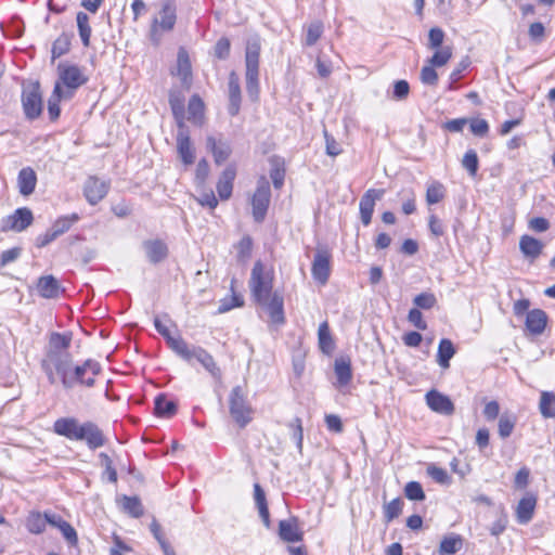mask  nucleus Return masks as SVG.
I'll use <instances>...</instances> for the list:
<instances>
[{"label":"nucleus","mask_w":555,"mask_h":555,"mask_svg":"<svg viewBox=\"0 0 555 555\" xmlns=\"http://www.w3.org/2000/svg\"><path fill=\"white\" fill-rule=\"evenodd\" d=\"M72 339L70 332L51 333L44 356L40 361L41 370L51 385L60 384L64 390H73L77 387L92 388L96 376L102 373V366L93 359L74 364V358L69 352Z\"/></svg>","instance_id":"f257e3e1"},{"label":"nucleus","mask_w":555,"mask_h":555,"mask_svg":"<svg viewBox=\"0 0 555 555\" xmlns=\"http://www.w3.org/2000/svg\"><path fill=\"white\" fill-rule=\"evenodd\" d=\"M53 431L69 440L86 441L91 450H95L105 444L106 439L103 431L93 422L82 424L75 417H61L53 424Z\"/></svg>","instance_id":"f03ea898"},{"label":"nucleus","mask_w":555,"mask_h":555,"mask_svg":"<svg viewBox=\"0 0 555 555\" xmlns=\"http://www.w3.org/2000/svg\"><path fill=\"white\" fill-rule=\"evenodd\" d=\"M261 42L258 36L249 38L245 49V80L246 91L251 101H257L259 96V57Z\"/></svg>","instance_id":"7ed1b4c3"},{"label":"nucleus","mask_w":555,"mask_h":555,"mask_svg":"<svg viewBox=\"0 0 555 555\" xmlns=\"http://www.w3.org/2000/svg\"><path fill=\"white\" fill-rule=\"evenodd\" d=\"M228 403L232 420L240 428H245L254 418V409L247 399L246 389L241 385L233 387Z\"/></svg>","instance_id":"20e7f679"},{"label":"nucleus","mask_w":555,"mask_h":555,"mask_svg":"<svg viewBox=\"0 0 555 555\" xmlns=\"http://www.w3.org/2000/svg\"><path fill=\"white\" fill-rule=\"evenodd\" d=\"M175 352L183 360L190 362L196 359L209 373L216 378H221V370L217 365L214 357L202 347H190L186 341H173Z\"/></svg>","instance_id":"39448f33"},{"label":"nucleus","mask_w":555,"mask_h":555,"mask_svg":"<svg viewBox=\"0 0 555 555\" xmlns=\"http://www.w3.org/2000/svg\"><path fill=\"white\" fill-rule=\"evenodd\" d=\"M249 286L257 302L270 298L273 287V275L264 270L261 261H256L250 274Z\"/></svg>","instance_id":"423d86ee"},{"label":"nucleus","mask_w":555,"mask_h":555,"mask_svg":"<svg viewBox=\"0 0 555 555\" xmlns=\"http://www.w3.org/2000/svg\"><path fill=\"white\" fill-rule=\"evenodd\" d=\"M176 5L172 0H167L163 3L158 16L152 22L151 40L155 44H158L162 33L172 30L176 25Z\"/></svg>","instance_id":"0eeeda50"},{"label":"nucleus","mask_w":555,"mask_h":555,"mask_svg":"<svg viewBox=\"0 0 555 555\" xmlns=\"http://www.w3.org/2000/svg\"><path fill=\"white\" fill-rule=\"evenodd\" d=\"M271 191L266 177H261L257 182V189L251 197L253 217L256 222H262L266 218L270 204Z\"/></svg>","instance_id":"6e6552de"},{"label":"nucleus","mask_w":555,"mask_h":555,"mask_svg":"<svg viewBox=\"0 0 555 555\" xmlns=\"http://www.w3.org/2000/svg\"><path fill=\"white\" fill-rule=\"evenodd\" d=\"M22 104L25 116L33 120L42 112V96L39 82H31L23 88Z\"/></svg>","instance_id":"1a4fd4ad"},{"label":"nucleus","mask_w":555,"mask_h":555,"mask_svg":"<svg viewBox=\"0 0 555 555\" xmlns=\"http://www.w3.org/2000/svg\"><path fill=\"white\" fill-rule=\"evenodd\" d=\"M57 69L60 85H64L66 87L65 91H72L73 94L88 81V77L77 65L59 64Z\"/></svg>","instance_id":"9d476101"},{"label":"nucleus","mask_w":555,"mask_h":555,"mask_svg":"<svg viewBox=\"0 0 555 555\" xmlns=\"http://www.w3.org/2000/svg\"><path fill=\"white\" fill-rule=\"evenodd\" d=\"M332 255L326 248H318L312 261L311 273L313 279L320 284L325 285L331 275Z\"/></svg>","instance_id":"9b49d317"},{"label":"nucleus","mask_w":555,"mask_h":555,"mask_svg":"<svg viewBox=\"0 0 555 555\" xmlns=\"http://www.w3.org/2000/svg\"><path fill=\"white\" fill-rule=\"evenodd\" d=\"M33 220L34 216L29 208H18L3 220L1 230L22 232L33 223Z\"/></svg>","instance_id":"f8f14e48"},{"label":"nucleus","mask_w":555,"mask_h":555,"mask_svg":"<svg viewBox=\"0 0 555 555\" xmlns=\"http://www.w3.org/2000/svg\"><path fill=\"white\" fill-rule=\"evenodd\" d=\"M385 191L383 189H369L360 199V217L364 225H369L372 221L375 204L382 199Z\"/></svg>","instance_id":"ddd939ff"},{"label":"nucleus","mask_w":555,"mask_h":555,"mask_svg":"<svg viewBox=\"0 0 555 555\" xmlns=\"http://www.w3.org/2000/svg\"><path fill=\"white\" fill-rule=\"evenodd\" d=\"M108 188L105 181L96 177H89L85 183L83 193L87 201L91 205H95L106 196Z\"/></svg>","instance_id":"4468645a"},{"label":"nucleus","mask_w":555,"mask_h":555,"mask_svg":"<svg viewBox=\"0 0 555 555\" xmlns=\"http://www.w3.org/2000/svg\"><path fill=\"white\" fill-rule=\"evenodd\" d=\"M426 403L435 412L443 415L454 413V404L451 399L437 390H430L426 393Z\"/></svg>","instance_id":"2eb2a0df"},{"label":"nucleus","mask_w":555,"mask_h":555,"mask_svg":"<svg viewBox=\"0 0 555 555\" xmlns=\"http://www.w3.org/2000/svg\"><path fill=\"white\" fill-rule=\"evenodd\" d=\"M228 95V112L231 116H236L241 109L242 94L240 87V78L235 72H231L229 75Z\"/></svg>","instance_id":"dca6fc26"},{"label":"nucleus","mask_w":555,"mask_h":555,"mask_svg":"<svg viewBox=\"0 0 555 555\" xmlns=\"http://www.w3.org/2000/svg\"><path fill=\"white\" fill-rule=\"evenodd\" d=\"M259 305L263 306L271 319L275 324H283L285 322L284 317V300L281 295L273 293L266 301H259Z\"/></svg>","instance_id":"f3484780"},{"label":"nucleus","mask_w":555,"mask_h":555,"mask_svg":"<svg viewBox=\"0 0 555 555\" xmlns=\"http://www.w3.org/2000/svg\"><path fill=\"white\" fill-rule=\"evenodd\" d=\"M547 314L541 309H533L527 312L526 328L532 335H541L547 324Z\"/></svg>","instance_id":"a211bd4d"},{"label":"nucleus","mask_w":555,"mask_h":555,"mask_svg":"<svg viewBox=\"0 0 555 555\" xmlns=\"http://www.w3.org/2000/svg\"><path fill=\"white\" fill-rule=\"evenodd\" d=\"M206 144L218 165L225 162L232 153L230 143L222 139H216L215 137L209 135L207 137Z\"/></svg>","instance_id":"6ab92c4d"},{"label":"nucleus","mask_w":555,"mask_h":555,"mask_svg":"<svg viewBox=\"0 0 555 555\" xmlns=\"http://www.w3.org/2000/svg\"><path fill=\"white\" fill-rule=\"evenodd\" d=\"M279 535L286 542H299L302 540V532L299 529L297 518L292 517L279 522Z\"/></svg>","instance_id":"aec40b11"},{"label":"nucleus","mask_w":555,"mask_h":555,"mask_svg":"<svg viewBox=\"0 0 555 555\" xmlns=\"http://www.w3.org/2000/svg\"><path fill=\"white\" fill-rule=\"evenodd\" d=\"M334 372L336 376V386L341 388L352 380L351 361L348 357H338L335 359Z\"/></svg>","instance_id":"412c9836"},{"label":"nucleus","mask_w":555,"mask_h":555,"mask_svg":"<svg viewBox=\"0 0 555 555\" xmlns=\"http://www.w3.org/2000/svg\"><path fill=\"white\" fill-rule=\"evenodd\" d=\"M236 176V170L234 166H228L219 177L217 183V192L222 201H227L231 197L233 191V181Z\"/></svg>","instance_id":"4be33fe9"},{"label":"nucleus","mask_w":555,"mask_h":555,"mask_svg":"<svg viewBox=\"0 0 555 555\" xmlns=\"http://www.w3.org/2000/svg\"><path fill=\"white\" fill-rule=\"evenodd\" d=\"M543 248L544 244L540 240L530 235H522L519 240L520 251L524 257L529 259L531 262L540 257Z\"/></svg>","instance_id":"5701e85b"},{"label":"nucleus","mask_w":555,"mask_h":555,"mask_svg":"<svg viewBox=\"0 0 555 555\" xmlns=\"http://www.w3.org/2000/svg\"><path fill=\"white\" fill-rule=\"evenodd\" d=\"M146 257L150 262L158 263L165 260L168 256V247L160 240H149L143 243Z\"/></svg>","instance_id":"b1692460"},{"label":"nucleus","mask_w":555,"mask_h":555,"mask_svg":"<svg viewBox=\"0 0 555 555\" xmlns=\"http://www.w3.org/2000/svg\"><path fill=\"white\" fill-rule=\"evenodd\" d=\"M537 505V498L533 494L524 496L516 507V518L521 525L528 524L532 517Z\"/></svg>","instance_id":"393cba45"},{"label":"nucleus","mask_w":555,"mask_h":555,"mask_svg":"<svg viewBox=\"0 0 555 555\" xmlns=\"http://www.w3.org/2000/svg\"><path fill=\"white\" fill-rule=\"evenodd\" d=\"M73 92L72 91H64L60 82H56L54 86V90L52 95L50 96L48 101V113L51 120H56L60 116L61 109H60V101L62 99H72Z\"/></svg>","instance_id":"a878e982"},{"label":"nucleus","mask_w":555,"mask_h":555,"mask_svg":"<svg viewBox=\"0 0 555 555\" xmlns=\"http://www.w3.org/2000/svg\"><path fill=\"white\" fill-rule=\"evenodd\" d=\"M37 184V175L30 167L21 169L17 177V186L22 195L28 196L34 193Z\"/></svg>","instance_id":"bb28decb"},{"label":"nucleus","mask_w":555,"mask_h":555,"mask_svg":"<svg viewBox=\"0 0 555 555\" xmlns=\"http://www.w3.org/2000/svg\"><path fill=\"white\" fill-rule=\"evenodd\" d=\"M177 150L183 164L192 165L194 163V149L192 147L189 134L184 131H179L177 135Z\"/></svg>","instance_id":"cd10ccee"},{"label":"nucleus","mask_w":555,"mask_h":555,"mask_svg":"<svg viewBox=\"0 0 555 555\" xmlns=\"http://www.w3.org/2000/svg\"><path fill=\"white\" fill-rule=\"evenodd\" d=\"M37 289L43 298H56L62 288L59 281L53 275H44L38 280Z\"/></svg>","instance_id":"c85d7f7f"},{"label":"nucleus","mask_w":555,"mask_h":555,"mask_svg":"<svg viewBox=\"0 0 555 555\" xmlns=\"http://www.w3.org/2000/svg\"><path fill=\"white\" fill-rule=\"evenodd\" d=\"M318 345L322 353L330 356L335 350V340L327 321L322 322L318 330Z\"/></svg>","instance_id":"c756f323"},{"label":"nucleus","mask_w":555,"mask_h":555,"mask_svg":"<svg viewBox=\"0 0 555 555\" xmlns=\"http://www.w3.org/2000/svg\"><path fill=\"white\" fill-rule=\"evenodd\" d=\"M456 350L453 343L448 338H442L438 346L437 363L442 369L450 367V360L454 357Z\"/></svg>","instance_id":"7c9ffc66"},{"label":"nucleus","mask_w":555,"mask_h":555,"mask_svg":"<svg viewBox=\"0 0 555 555\" xmlns=\"http://www.w3.org/2000/svg\"><path fill=\"white\" fill-rule=\"evenodd\" d=\"M76 23L78 28V34L81 39V42L85 48L90 47V38H91V26L90 18L88 14L83 11H79L76 15Z\"/></svg>","instance_id":"2f4dec72"},{"label":"nucleus","mask_w":555,"mask_h":555,"mask_svg":"<svg viewBox=\"0 0 555 555\" xmlns=\"http://www.w3.org/2000/svg\"><path fill=\"white\" fill-rule=\"evenodd\" d=\"M254 498H255V502H256V505L259 511V515H260L264 526L269 527L270 526V515H269L268 504H267V500H266V494L259 483L254 485Z\"/></svg>","instance_id":"473e14b6"},{"label":"nucleus","mask_w":555,"mask_h":555,"mask_svg":"<svg viewBox=\"0 0 555 555\" xmlns=\"http://www.w3.org/2000/svg\"><path fill=\"white\" fill-rule=\"evenodd\" d=\"M26 528L30 533L40 534L44 531L47 526V517L46 513L41 514L39 512H30L26 517L25 521Z\"/></svg>","instance_id":"72a5a7b5"},{"label":"nucleus","mask_w":555,"mask_h":555,"mask_svg":"<svg viewBox=\"0 0 555 555\" xmlns=\"http://www.w3.org/2000/svg\"><path fill=\"white\" fill-rule=\"evenodd\" d=\"M539 410L543 417H555V393L552 391H542L539 402Z\"/></svg>","instance_id":"f704fd0d"},{"label":"nucleus","mask_w":555,"mask_h":555,"mask_svg":"<svg viewBox=\"0 0 555 555\" xmlns=\"http://www.w3.org/2000/svg\"><path fill=\"white\" fill-rule=\"evenodd\" d=\"M177 404L172 400H168L165 395H159L155 399V413L158 416L170 417L175 415Z\"/></svg>","instance_id":"c9c22d12"},{"label":"nucleus","mask_w":555,"mask_h":555,"mask_svg":"<svg viewBox=\"0 0 555 555\" xmlns=\"http://www.w3.org/2000/svg\"><path fill=\"white\" fill-rule=\"evenodd\" d=\"M204 108L203 100L197 94L192 95L188 105L189 120L195 124L201 122L204 117Z\"/></svg>","instance_id":"e433bc0d"},{"label":"nucleus","mask_w":555,"mask_h":555,"mask_svg":"<svg viewBox=\"0 0 555 555\" xmlns=\"http://www.w3.org/2000/svg\"><path fill=\"white\" fill-rule=\"evenodd\" d=\"M463 539L457 534L446 537L439 547L441 555H453L462 548Z\"/></svg>","instance_id":"4c0bfd02"},{"label":"nucleus","mask_w":555,"mask_h":555,"mask_svg":"<svg viewBox=\"0 0 555 555\" xmlns=\"http://www.w3.org/2000/svg\"><path fill=\"white\" fill-rule=\"evenodd\" d=\"M235 280L231 281V292L232 296L230 298H224L220 301V306L218 308L219 313H224L230 311L235 307H242L244 305V300L242 295L234 292Z\"/></svg>","instance_id":"58836bf2"},{"label":"nucleus","mask_w":555,"mask_h":555,"mask_svg":"<svg viewBox=\"0 0 555 555\" xmlns=\"http://www.w3.org/2000/svg\"><path fill=\"white\" fill-rule=\"evenodd\" d=\"M79 220V216L77 214H72L69 216L60 217L51 227V230L59 237L60 235L67 232L70 227Z\"/></svg>","instance_id":"ea45409f"},{"label":"nucleus","mask_w":555,"mask_h":555,"mask_svg":"<svg viewBox=\"0 0 555 555\" xmlns=\"http://www.w3.org/2000/svg\"><path fill=\"white\" fill-rule=\"evenodd\" d=\"M446 195V189L442 183L434 181L428 185L426 191V202L428 205L438 204L443 199Z\"/></svg>","instance_id":"a19ab883"},{"label":"nucleus","mask_w":555,"mask_h":555,"mask_svg":"<svg viewBox=\"0 0 555 555\" xmlns=\"http://www.w3.org/2000/svg\"><path fill=\"white\" fill-rule=\"evenodd\" d=\"M237 250V261L245 263L251 256L253 240L250 236H243L235 246Z\"/></svg>","instance_id":"79ce46f5"},{"label":"nucleus","mask_w":555,"mask_h":555,"mask_svg":"<svg viewBox=\"0 0 555 555\" xmlns=\"http://www.w3.org/2000/svg\"><path fill=\"white\" fill-rule=\"evenodd\" d=\"M177 75L183 82H186L191 77V64L184 50H180L178 54Z\"/></svg>","instance_id":"37998d69"},{"label":"nucleus","mask_w":555,"mask_h":555,"mask_svg":"<svg viewBox=\"0 0 555 555\" xmlns=\"http://www.w3.org/2000/svg\"><path fill=\"white\" fill-rule=\"evenodd\" d=\"M323 34V24L320 21H314L307 26V33L305 37L306 46H313L321 38Z\"/></svg>","instance_id":"c03bdc74"},{"label":"nucleus","mask_w":555,"mask_h":555,"mask_svg":"<svg viewBox=\"0 0 555 555\" xmlns=\"http://www.w3.org/2000/svg\"><path fill=\"white\" fill-rule=\"evenodd\" d=\"M122 508L132 517H140L143 515V506L141 501L135 496H124L122 498Z\"/></svg>","instance_id":"a18cd8bd"},{"label":"nucleus","mask_w":555,"mask_h":555,"mask_svg":"<svg viewBox=\"0 0 555 555\" xmlns=\"http://www.w3.org/2000/svg\"><path fill=\"white\" fill-rule=\"evenodd\" d=\"M403 507V501L400 498L393 499L389 503L384 505V517L386 522H390L395 518H397Z\"/></svg>","instance_id":"49530a36"},{"label":"nucleus","mask_w":555,"mask_h":555,"mask_svg":"<svg viewBox=\"0 0 555 555\" xmlns=\"http://www.w3.org/2000/svg\"><path fill=\"white\" fill-rule=\"evenodd\" d=\"M452 57V49L450 47H442L440 49H436L434 55L427 61L431 66H443L446 65L450 59Z\"/></svg>","instance_id":"de8ad7c7"},{"label":"nucleus","mask_w":555,"mask_h":555,"mask_svg":"<svg viewBox=\"0 0 555 555\" xmlns=\"http://www.w3.org/2000/svg\"><path fill=\"white\" fill-rule=\"evenodd\" d=\"M516 424V417L508 414L501 415L499 420V435L505 439L509 437L514 430Z\"/></svg>","instance_id":"09e8293b"},{"label":"nucleus","mask_w":555,"mask_h":555,"mask_svg":"<svg viewBox=\"0 0 555 555\" xmlns=\"http://www.w3.org/2000/svg\"><path fill=\"white\" fill-rule=\"evenodd\" d=\"M70 48V37L66 34H62L52 46L53 59L60 57L66 54Z\"/></svg>","instance_id":"8fccbe9b"},{"label":"nucleus","mask_w":555,"mask_h":555,"mask_svg":"<svg viewBox=\"0 0 555 555\" xmlns=\"http://www.w3.org/2000/svg\"><path fill=\"white\" fill-rule=\"evenodd\" d=\"M413 304L415 305V308L429 310L437 304V298L433 293H421L416 295L413 299Z\"/></svg>","instance_id":"3c124183"},{"label":"nucleus","mask_w":555,"mask_h":555,"mask_svg":"<svg viewBox=\"0 0 555 555\" xmlns=\"http://www.w3.org/2000/svg\"><path fill=\"white\" fill-rule=\"evenodd\" d=\"M404 494L409 500L412 501H423L425 499L422 485L417 481L408 482L404 487Z\"/></svg>","instance_id":"603ef678"},{"label":"nucleus","mask_w":555,"mask_h":555,"mask_svg":"<svg viewBox=\"0 0 555 555\" xmlns=\"http://www.w3.org/2000/svg\"><path fill=\"white\" fill-rule=\"evenodd\" d=\"M462 165L472 177H475L478 171L477 153L474 150L467 151L462 159Z\"/></svg>","instance_id":"864d4df0"},{"label":"nucleus","mask_w":555,"mask_h":555,"mask_svg":"<svg viewBox=\"0 0 555 555\" xmlns=\"http://www.w3.org/2000/svg\"><path fill=\"white\" fill-rule=\"evenodd\" d=\"M469 128L473 134L483 138L489 132V124L486 119L482 118H472L468 119Z\"/></svg>","instance_id":"5fc2aeb1"},{"label":"nucleus","mask_w":555,"mask_h":555,"mask_svg":"<svg viewBox=\"0 0 555 555\" xmlns=\"http://www.w3.org/2000/svg\"><path fill=\"white\" fill-rule=\"evenodd\" d=\"M427 474L438 483L448 485L451 481L447 470L436 465H429L427 467Z\"/></svg>","instance_id":"6e6d98bb"},{"label":"nucleus","mask_w":555,"mask_h":555,"mask_svg":"<svg viewBox=\"0 0 555 555\" xmlns=\"http://www.w3.org/2000/svg\"><path fill=\"white\" fill-rule=\"evenodd\" d=\"M154 325H155V328L157 330V332L164 336L169 345V347L175 351V343L173 341H185L183 338L181 337H172L170 335V332L169 330L167 328L166 325H164L160 320L158 318H155L154 320Z\"/></svg>","instance_id":"4d7b16f0"},{"label":"nucleus","mask_w":555,"mask_h":555,"mask_svg":"<svg viewBox=\"0 0 555 555\" xmlns=\"http://www.w3.org/2000/svg\"><path fill=\"white\" fill-rule=\"evenodd\" d=\"M430 64L425 65L421 70V80L424 85L436 86L438 82V74Z\"/></svg>","instance_id":"13d9d810"},{"label":"nucleus","mask_w":555,"mask_h":555,"mask_svg":"<svg viewBox=\"0 0 555 555\" xmlns=\"http://www.w3.org/2000/svg\"><path fill=\"white\" fill-rule=\"evenodd\" d=\"M444 39V33L439 27H434L429 30L428 34V48L429 49H438L441 47Z\"/></svg>","instance_id":"bf43d9fd"},{"label":"nucleus","mask_w":555,"mask_h":555,"mask_svg":"<svg viewBox=\"0 0 555 555\" xmlns=\"http://www.w3.org/2000/svg\"><path fill=\"white\" fill-rule=\"evenodd\" d=\"M231 43L225 37L220 38L215 46V55L220 60H225L230 55Z\"/></svg>","instance_id":"052dcab7"},{"label":"nucleus","mask_w":555,"mask_h":555,"mask_svg":"<svg viewBox=\"0 0 555 555\" xmlns=\"http://www.w3.org/2000/svg\"><path fill=\"white\" fill-rule=\"evenodd\" d=\"M408 321L417 330L424 331L427 328V323L423 320V314L417 308L409 311Z\"/></svg>","instance_id":"680f3d73"},{"label":"nucleus","mask_w":555,"mask_h":555,"mask_svg":"<svg viewBox=\"0 0 555 555\" xmlns=\"http://www.w3.org/2000/svg\"><path fill=\"white\" fill-rule=\"evenodd\" d=\"M21 254H22L21 247H13L8 250H4L0 257L1 267H4L10 262L15 261L21 256Z\"/></svg>","instance_id":"e2e57ef3"},{"label":"nucleus","mask_w":555,"mask_h":555,"mask_svg":"<svg viewBox=\"0 0 555 555\" xmlns=\"http://www.w3.org/2000/svg\"><path fill=\"white\" fill-rule=\"evenodd\" d=\"M410 86L406 80H398L393 85V98L403 100L409 95Z\"/></svg>","instance_id":"0e129e2a"},{"label":"nucleus","mask_w":555,"mask_h":555,"mask_svg":"<svg viewBox=\"0 0 555 555\" xmlns=\"http://www.w3.org/2000/svg\"><path fill=\"white\" fill-rule=\"evenodd\" d=\"M64 538L68 541L69 544L75 545L78 541L76 530L73 526L65 521L62 524V527L59 528Z\"/></svg>","instance_id":"69168bd1"},{"label":"nucleus","mask_w":555,"mask_h":555,"mask_svg":"<svg viewBox=\"0 0 555 555\" xmlns=\"http://www.w3.org/2000/svg\"><path fill=\"white\" fill-rule=\"evenodd\" d=\"M196 201L202 206H207L210 209H215L218 205V199L216 198L212 191L201 194L198 197H196Z\"/></svg>","instance_id":"338daca9"},{"label":"nucleus","mask_w":555,"mask_h":555,"mask_svg":"<svg viewBox=\"0 0 555 555\" xmlns=\"http://www.w3.org/2000/svg\"><path fill=\"white\" fill-rule=\"evenodd\" d=\"M500 414V404L493 400L488 402L483 409V416L487 421H494Z\"/></svg>","instance_id":"774afa93"}]
</instances>
